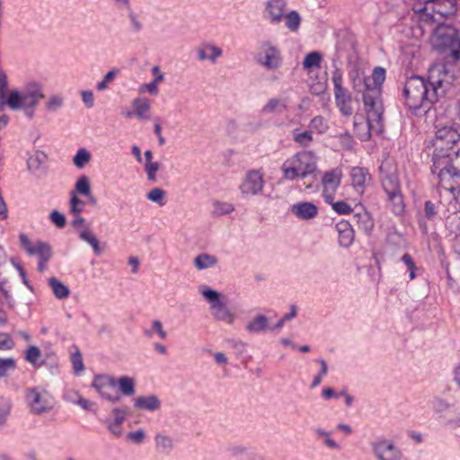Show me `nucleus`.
<instances>
[{"label":"nucleus","instance_id":"nucleus-1","mask_svg":"<svg viewBox=\"0 0 460 460\" xmlns=\"http://www.w3.org/2000/svg\"><path fill=\"white\" fill-rule=\"evenodd\" d=\"M454 75L443 62L432 65L428 72V79L419 75L408 78L403 88L405 104L411 110H429L432 104L446 94Z\"/></svg>","mask_w":460,"mask_h":460},{"label":"nucleus","instance_id":"nucleus-2","mask_svg":"<svg viewBox=\"0 0 460 460\" xmlns=\"http://www.w3.org/2000/svg\"><path fill=\"white\" fill-rule=\"evenodd\" d=\"M376 96L365 98L367 119L363 116L354 117V131L362 141H367L372 134H380L383 131V104L376 101Z\"/></svg>","mask_w":460,"mask_h":460},{"label":"nucleus","instance_id":"nucleus-3","mask_svg":"<svg viewBox=\"0 0 460 460\" xmlns=\"http://www.w3.org/2000/svg\"><path fill=\"white\" fill-rule=\"evenodd\" d=\"M431 42L438 50L447 51L446 57H450L454 61L460 58V38L453 27L439 24L434 31Z\"/></svg>","mask_w":460,"mask_h":460},{"label":"nucleus","instance_id":"nucleus-4","mask_svg":"<svg viewBox=\"0 0 460 460\" xmlns=\"http://www.w3.org/2000/svg\"><path fill=\"white\" fill-rule=\"evenodd\" d=\"M199 292L209 305L211 314L217 321L225 322L228 324L234 323L235 316L226 304V297L223 294L206 285L200 286Z\"/></svg>","mask_w":460,"mask_h":460},{"label":"nucleus","instance_id":"nucleus-5","mask_svg":"<svg viewBox=\"0 0 460 460\" xmlns=\"http://www.w3.org/2000/svg\"><path fill=\"white\" fill-rule=\"evenodd\" d=\"M432 146L435 150L454 152L453 148L460 141V129L456 124H437Z\"/></svg>","mask_w":460,"mask_h":460},{"label":"nucleus","instance_id":"nucleus-6","mask_svg":"<svg viewBox=\"0 0 460 460\" xmlns=\"http://www.w3.org/2000/svg\"><path fill=\"white\" fill-rule=\"evenodd\" d=\"M19 240L22 248L29 256H37L39 258L38 270L40 272L44 271L47 262L52 256L50 245L42 241L32 243L25 234H20Z\"/></svg>","mask_w":460,"mask_h":460},{"label":"nucleus","instance_id":"nucleus-7","mask_svg":"<svg viewBox=\"0 0 460 460\" xmlns=\"http://www.w3.org/2000/svg\"><path fill=\"white\" fill-rule=\"evenodd\" d=\"M25 401L34 414H42L49 411L54 406L52 395L41 387L29 388L26 391Z\"/></svg>","mask_w":460,"mask_h":460},{"label":"nucleus","instance_id":"nucleus-8","mask_svg":"<svg viewBox=\"0 0 460 460\" xmlns=\"http://www.w3.org/2000/svg\"><path fill=\"white\" fill-rule=\"evenodd\" d=\"M332 80L333 83V93L337 107L343 116H351L354 111L352 107V96L348 89L342 85V73L338 69L335 70L332 73Z\"/></svg>","mask_w":460,"mask_h":460},{"label":"nucleus","instance_id":"nucleus-9","mask_svg":"<svg viewBox=\"0 0 460 460\" xmlns=\"http://www.w3.org/2000/svg\"><path fill=\"white\" fill-rule=\"evenodd\" d=\"M431 172H460V148L455 152L434 149Z\"/></svg>","mask_w":460,"mask_h":460},{"label":"nucleus","instance_id":"nucleus-10","mask_svg":"<svg viewBox=\"0 0 460 460\" xmlns=\"http://www.w3.org/2000/svg\"><path fill=\"white\" fill-rule=\"evenodd\" d=\"M18 95L20 109H24L28 118H33L36 106L44 98L40 85L36 83L27 84L22 92L18 91Z\"/></svg>","mask_w":460,"mask_h":460},{"label":"nucleus","instance_id":"nucleus-11","mask_svg":"<svg viewBox=\"0 0 460 460\" xmlns=\"http://www.w3.org/2000/svg\"><path fill=\"white\" fill-rule=\"evenodd\" d=\"M316 157L312 152H301L288 159L283 164V172H314Z\"/></svg>","mask_w":460,"mask_h":460},{"label":"nucleus","instance_id":"nucleus-12","mask_svg":"<svg viewBox=\"0 0 460 460\" xmlns=\"http://www.w3.org/2000/svg\"><path fill=\"white\" fill-rule=\"evenodd\" d=\"M373 455L377 460H402L403 454L392 439L379 437L370 443Z\"/></svg>","mask_w":460,"mask_h":460},{"label":"nucleus","instance_id":"nucleus-13","mask_svg":"<svg viewBox=\"0 0 460 460\" xmlns=\"http://www.w3.org/2000/svg\"><path fill=\"white\" fill-rule=\"evenodd\" d=\"M91 386L96 390L100 397L111 402H119V395L113 394L116 378L109 375H95Z\"/></svg>","mask_w":460,"mask_h":460},{"label":"nucleus","instance_id":"nucleus-14","mask_svg":"<svg viewBox=\"0 0 460 460\" xmlns=\"http://www.w3.org/2000/svg\"><path fill=\"white\" fill-rule=\"evenodd\" d=\"M258 62L268 70L279 68L282 63L280 50L269 42L262 43Z\"/></svg>","mask_w":460,"mask_h":460},{"label":"nucleus","instance_id":"nucleus-15","mask_svg":"<svg viewBox=\"0 0 460 460\" xmlns=\"http://www.w3.org/2000/svg\"><path fill=\"white\" fill-rule=\"evenodd\" d=\"M352 88L357 93H363V102L365 103V98L368 96H376V102L382 103L381 101V91L377 87H372L370 77L357 75L352 79Z\"/></svg>","mask_w":460,"mask_h":460},{"label":"nucleus","instance_id":"nucleus-16","mask_svg":"<svg viewBox=\"0 0 460 460\" xmlns=\"http://www.w3.org/2000/svg\"><path fill=\"white\" fill-rule=\"evenodd\" d=\"M112 413L114 418H107L103 422L113 436L119 438L122 435V423L128 416V411L125 409L117 407L112 410Z\"/></svg>","mask_w":460,"mask_h":460},{"label":"nucleus","instance_id":"nucleus-17","mask_svg":"<svg viewBox=\"0 0 460 460\" xmlns=\"http://www.w3.org/2000/svg\"><path fill=\"white\" fill-rule=\"evenodd\" d=\"M291 213L302 220H310L318 214L317 207L312 202L301 201L295 203L290 208Z\"/></svg>","mask_w":460,"mask_h":460},{"label":"nucleus","instance_id":"nucleus-18","mask_svg":"<svg viewBox=\"0 0 460 460\" xmlns=\"http://www.w3.org/2000/svg\"><path fill=\"white\" fill-rule=\"evenodd\" d=\"M341 174H323L322 178L323 195L326 203H331L334 199V193L341 184Z\"/></svg>","mask_w":460,"mask_h":460},{"label":"nucleus","instance_id":"nucleus-19","mask_svg":"<svg viewBox=\"0 0 460 460\" xmlns=\"http://www.w3.org/2000/svg\"><path fill=\"white\" fill-rule=\"evenodd\" d=\"M338 232V242L341 247L349 248L354 242V230L349 221L341 220L335 226Z\"/></svg>","mask_w":460,"mask_h":460},{"label":"nucleus","instance_id":"nucleus-20","mask_svg":"<svg viewBox=\"0 0 460 460\" xmlns=\"http://www.w3.org/2000/svg\"><path fill=\"white\" fill-rule=\"evenodd\" d=\"M263 184L261 174H247L240 190L243 195H256L262 190Z\"/></svg>","mask_w":460,"mask_h":460},{"label":"nucleus","instance_id":"nucleus-21","mask_svg":"<svg viewBox=\"0 0 460 460\" xmlns=\"http://www.w3.org/2000/svg\"><path fill=\"white\" fill-rule=\"evenodd\" d=\"M162 402L157 395H141L134 400V407L138 410H143L150 412L158 411L161 408Z\"/></svg>","mask_w":460,"mask_h":460},{"label":"nucleus","instance_id":"nucleus-22","mask_svg":"<svg viewBox=\"0 0 460 460\" xmlns=\"http://www.w3.org/2000/svg\"><path fill=\"white\" fill-rule=\"evenodd\" d=\"M270 329L269 319L264 314H257L245 325V330L251 334L266 332Z\"/></svg>","mask_w":460,"mask_h":460},{"label":"nucleus","instance_id":"nucleus-23","mask_svg":"<svg viewBox=\"0 0 460 460\" xmlns=\"http://www.w3.org/2000/svg\"><path fill=\"white\" fill-rule=\"evenodd\" d=\"M287 3L285 0H270L267 4V13L271 22H279L283 18Z\"/></svg>","mask_w":460,"mask_h":460},{"label":"nucleus","instance_id":"nucleus-24","mask_svg":"<svg viewBox=\"0 0 460 460\" xmlns=\"http://www.w3.org/2000/svg\"><path fill=\"white\" fill-rule=\"evenodd\" d=\"M221 56L222 49L211 43H203L198 49V58L199 60L208 59L215 62Z\"/></svg>","mask_w":460,"mask_h":460},{"label":"nucleus","instance_id":"nucleus-25","mask_svg":"<svg viewBox=\"0 0 460 460\" xmlns=\"http://www.w3.org/2000/svg\"><path fill=\"white\" fill-rule=\"evenodd\" d=\"M132 106L134 113L138 119L146 120L150 119L151 103L149 100L138 97L133 100Z\"/></svg>","mask_w":460,"mask_h":460},{"label":"nucleus","instance_id":"nucleus-26","mask_svg":"<svg viewBox=\"0 0 460 460\" xmlns=\"http://www.w3.org/2000/svg\"><path fill=\"white\" fill-rule=\"evenodd\" d=\"M382 187L387 197L402 192L398 174H385L382 179Z\"/></svg>","mask_w":460,"mask_h":460},{"label":"nucleus","instance_id":"nucleus-27","mask_svg":"<svg viewBox=\"0 0 460 460\" xmlns=\"http://www.w3.org/2000/svg\"><path fill=\"white\" fill-rule=\"evenodd\" d=\"M431 9L434 13L446 17L456 11V0H433Z\"/></svg>","mask_w":460,"mask_h":460},{"label":"nucleus","instance_id":"nucleus-28","mask_svg":"<svg viewBox=\"0 0 460 460\" xmlns=\"http://www.w3.org/2000/svg\"><path fill=\"white\" fill-rule=\"evenodd\" d=\"M353 219L358 226V229L367 234H370L374 228V220L370 214L367 211L356 213Z\"/></svg>","mask_w":460,"mask_h":460},{"label":"nucleus","instance_id":"nucleus-29","mask_svg":"<svg viewBox=\"0 0 460 460\" xmlns=\"http://www.w3.org/2000/svg\"><path fill=\"white\" fill-rule=\"evenodd\" d=\"M288 110L287 99L271 98L262 107V112L266 114L270 113H282Z\"/></svg>","mask_w":460,"mask_h":460},{"label":"nucleus","instance_id":"nucleus-30","mask_svg":"<svg viewBox=\"0 0 460 460\" xmlns=\"http://www.w3.org/2000/svg\"><path fill=\"white\" fill-rule=\"evenodd\" d=\"M116 386H118L121 394L126 396H132L136 393L135 380L127 376L116 379Z\"/></svg>","mask_w":460,"mask_h":460},{"label":"nucleus","instance_id":"nucleus-31","mask_svg":"<svg viewBox=\"0 0 460 460\" xmlns=\"http://www.w3.org/2000/svg\"><path fill=\"white\" fill-rule=\"evenodd\" d=\"M316 174H285L286 179L290 181L300 180L303 181V185H305L304 190H307L309 193H313L317 190L318 184H313V178Z\"/></svg>","mask_w":460,"mask_h":460},{"label":"nucleus","instance_id":"nucleus-32","mask_svg":"<svg viewBox=\"0 0 460 460\" xmlns=\"http://www.w3.org/2000/svg\"><path fill=\"white\" fill-rule=\"evenodd\" d=\"M193 263L199 270H203L214 267L217 258L208 253H200L195 257Z\"/></svg>","mask_w":460,"mask_h":460},{"label":"nucleus","instance_id":"nucleus-33","mask_svg":"<svg viewBox=\"0 0 460 460\" xmlns=\"http://www.w3.org/2000/svg\"><path fill=\"white\" fill-rule=\"evenodd\" d=\"M18 91L13 90L6 97V93H0V111L4 110L5 105H8L11 110H20Z\"/></svg>","mask_w":460,"mask_h":460},{"label":"nucleus","instance_id":"nucleus-34","mask_svg":"<svg viewBox=\"0 0 460 460\" xmlns=\"http://www.w3.org/2000/svg\"><path fill=\"white\" fill-rule=\"evenodd\" d=\"M49 285L51 288L54 296L58 299H65V298L68 297V296L70 294L69 288H67V286L63 284L58 279H56V278L49 279Z\"/></svg>","mask_w":460,"mask_h":460},{"label":"nucleus","instance_id":"nucleus-35","mask_svg":"<svg viewBox=\"0 0 460 460\" xmlns=\"http://www.w3.org/2000/svg\"><path fill=\"white\" fill-rule=\"evenodd\" d=\"M13 408L12 400L8 397L0 396V428L6 425Z\"/></svg>","mask_w":460,"mask_h":460},{"label":"nucleus","instance_id":"nucleus-36","mask_svg":"<svg viewBox=\"0 0 460 460\" xmlns=\"http://www.w3.org/2000/svg\"><path fill=\"white\" fill-rule=\"evenodd\" d=\"M47 161V155L40 151L31 155L27 160L28 170L34 172L41 169V165Z\"/></svg>","mask_w":460,"mask_h":460},{"label":"nucleus","instance_id":"nucleus-37","mask_svg":"<svg viewBox=\"0 0 460 460\" xmlns=\"http://www.w3.org/2000/svg\"><path fill=\"white\" fill-rule=\"evenodd\" d=\"M387 198L390 202L391 211L395 216H402L404 213V209H405L402 192L398 193V194L391 195Z\"/></svg>","mask_w":460,"mask_h":460},{"label":"nucleus","instance_id":"nucleus-38","mask_svg":"<svg viewBox=\"0 0 460 460\" xmlns=\"http://www.w3.org/2000/svg\"><path fill=\"white\" fill-rule=\"evenodd\" d=\"M293 140L299 146L307 147L314 140L312 131L299 132L298 129H295L293 131Z\"/></svg>","mask_w":460,"mask_h":460},{"label":"nucleus","instance_id":"nucleus-39","mask_svg":"<svg viewBox=\"0 0 460 460\" xmlns=\"http://www.w3.org/2000/svg\"><path fill=\"white\" fill-rule=\"evenodd\" d=\"M322 61V55L317 51L308 53L303 61L305 69L320 68Z\"/></svg>","mask_w":460,"mask_h":460},{"label":"nucleus","instance_id":"nucleus-40","mask_svg":"<svg viewBox=\"0 0 460 460\" xmlns=\"http://www.w3.org/2000/svg\"><path fill=\"white\" fill-rule=\"evenodd\" d=\"M314 433L323 439L324 445L331 449H340L341 446L334 439L332 438L331 433L324 429L316 428L314 429Z\"/></svg>","mask_w":460,"mask_h":460},{"label":"nucleus","instance_id":"nucleus-41","mask_svg":"<svg viewBox=\"0 0 460 460\" xmlns=\"http://www.w3.org/2000/svg\"><path fill=\"white\" fill-rule=\"evenodd\" d=\"M315 362H317L320 365L321 368H320L319 372L317 373V375H315L312 380V383L310 385V388H312V389L320 385L323 377L327 375L328 370H329L328 365L323 358H316Z\"/></svg>","mask_w":460,"mask_h":460},{"label":"nucleus","instance_id":"nucleus-42","mask_svg":"<svg viewBox=\"0 0 460 460\" xmlns=\"http://www.w3.org/2000/svg\"><path fill=\"white\" fill-rule=\"evenodd\" d=\"M310 130L315 131L318 134L325 133L328 128V122L323 116H315L314 117L309 123Z\"/></svg>","mask_w":460,"mask_h":460},{"label":"nucleus","instance_id":"nucleus-43","mask_svg":"<svg viewBox=\"0 0 460 460\" xmlns=\"http://www.w3.org/2000/svg\"><path fill=\"white\" fill-rule=\"evenodd\" d=\"M91 153L85 148H80L73 158V163L78 169H83L91 160Z\"/></svg>","mask_w":460,"mask_h":460},{"label":"nucleus","instance_id":"nucleus-44","mask_svg":"<svg viewBox=\"0 0 460 460\" xmlns=\"http://www.w3.org/2000/svg\"><path fill=\"white\" fill-rule=\"evenodd\" d=\"M429 404L432 408V411L435 413L440 414L447 411H448L451 407V404L444 398L436 396L429 401Z\"/></svg>","mask_w":460,"mask_h":460},{"label":"nucleus","instance_id":"nucleus-45","mask_svg":"<svg viewBox=\"0 0 460 460\" xmlns=\"http://www.w3.org/2000/svg\"><path fill=\"white\" fill-rule=\"evenodd\" d=\"M155 442L157 448L163 451H171L174 447L172 438L161 433L155 435Z\"/></svg>","mask_w":460,"mask_h":460},{"label":"nucleus","instance_id":"nucleus-46","mask_svg":"<svg viewBox=\"0 0 460 460\" xmlns=\"http://www.w3.org/2000/svg\"><path fill=\"white\" fill-rule=\"evenodd\" d=\"M80 239L88 243L93 250V252L96 254V255H100L101 252H102V249L100 247V243H99V241L98 239L89 231H83L80 233V235H79Z\"/></svg>","mask_w":460,"mask_h":460},{"label":"nucleus","instance_id":"nucleus-47","mask_svg":"<svg viewBox=\"0 0 460 460\" xmlns=\"http://www.w3.org/2000/svg\"><path fill=\"white\" fill-rule=\"evenodd\" d=\"M446 228L451 235L457 237L460 235V217L453 215L446 221Z\"/></svg>","mask_w":460,"mask_h":460},{"label":"nucleus","instance_id":"nucleus-48","mask_svg":"<svg viewBox=\"0 0 460 460\" xmlns=\"http://www.w3.org/2000/svg\"><path fill=\"white\" fill-rule=\"evenodd\" d=\"M286 26L291 31H296L301 23V17L296 11H291L285 16Z\"/></svg>","mask_w":460,"mask_h":460},{"label":"nucleus","instance_id":"nucleus-49","mask_svg":"<svg viewBox=\"0 0 460 460\" xmlns=\"http://www.w3.org/2000/svg\"><path fill=\"white\" fill-rule=\"evenodd\" d=\"M147 199L158 204L159 206H164L166 203L165 191L160 188L152 189L146 194Z\"/></svg>","mask_w":460,"mask_h":460},{"label":"nucleus","instance_id":"nucleus-50","mask_svg":"<svg viewBox=\"0 0 460 460\" xmlns=\"http://www.w3.org/2000/svg\"><path fill=\"white\" fill-rule=\"evenodd\" d=\"M371 79L372 87H377L381 91V85L385 79V70L381 66L374 68L372 75L369 76Z\"/></svg>","mask_w":460,"mask_h":460},{"label":"nucleus","instance_id":"nucleus-51","mask_svg":"<svg viewBox=\"0 0 460 460\" xmlns=\"http://www.w3.org/2000/svg\"><path fill=\"white\" fill-rule=\"evenodd\" d=\"M213 207V214L216 216L227 215L234 210V205L228 202L215 201Z\"/></svg>","mask_w":460,"mask_h":460},{"label":"nucleus","instance_id":"nucleus-52","mask_svg":"<svg viewBox=\"0 0 460 460\" xmlns=\"http://www.w3.org/2000/svg\"><path fill=\"white\" fill-rule=\"evenodd\" d=\"M16 368V361L13 358H0V378L7 376L9 371Z\"/></svg>","mask_w":460,"mask_h":460},{"label":"nucleus","instance_id":"nucleus-53","mask_svg":"<svg viewBox=\"0 0 460 460\" xmlns=\"http://www.w3.org/2000/svg\"><path fill=\"white\" fill-rule=\"evenodd\" d=\"M351 185L358 194H362L367 184V174H350Z\"/></svg>","mask_w":460,"mask_h":460},{"label":"nucleus","instance_id":"nucleus-54","mask_svg":"<svg viewBox=\"0 0 460 460\" xmlns=\"http://www.w3.org/2000/svg\"><path fill=\"white\" fill-rule=\"evenodd\" d=\"M85 208V202L81 200L75 193L70 198V213L81 214Z\"/></svg>","mask_w":460,"mask_h":460},{"label":"nucleus","instance_id":"nucleus-55","mask_svg":"<svg viewBox=\"0 0 460 460\" xmlns=\"http://www.w3.org/2000/svg\"><path fill=\"white\" fill-rule=\"evenodd\" d=\"M64 104V98L60 95H51L45 106L49 111H56Z\"/></svg>","mask_w":460,"mask_h":460},{"label":"nucleus","instance_id":"nucleus-56","mask_svg":"<svg viewBox=\"0 0 460 460\" xmlns=\"http://www.w3.org/2000/svg\"><path fill=\"white\" fill-rule=\"evenodd\" d=\"M402 261L406 265L409 271V278L411 280L416 278L417 267L412 257L409 253H405L402 257Z\"/></svg>","mask_w":460,"mask_h":460},{"label":"nucleus","instance_id":"nucleus-57","mask_svg":"<svg viewBox=\"0 0 460 460\" xmlns=\"http://www.w3.org/2000/svg\"><path fill=\"white\" fill-rule=\"evenodd\" d=\"M40 354V349L37 346L31 345L25 351V359L31 365L36 366Z\"/></svg>","mask_w":460,"mask_h":460},{"label":"nucleus","instance_id":"nucleus-58","mask_svg":"<svg viewBox=\"0 0 460 460\" xmlns=\"http://www.w3.org/2000/svg\"><path fill=\"white\" fill-rule=\"evenodd\" d=\"M332 209L339 215H348L352 212L351 207L346 201H336L333 200L330 203Z\"/></svg>","mask_w":460,"mask_h":460},{"label":"nucleus","instance_id":"nucleus-59","mask_svg":"<svg viewBox=\"0 0 460 460\" xmlns=\"http://www.w3.org/2000/svg\"><path fill=\"white\" fill-rule=\"evenodd\" d=\"M437 216L438 209L436 205L430 200H426L424 203V217L429 221H432Z\"/></svg>","mask_w":460,"mask_h":460},{"label":"nucleus","instance_id":"nucleus-60","mask_svg":"<svg viewBox=\"0 0 460 460\" xmlns=\"http://www.w3.org/2000/svg\"><path fill=\"white\" fill-rule=\"evenodd\" d=\"M76 191L84 196H90V183L85 176H82L75 184Z\"/></svg>","mask_w":460,"mask_h":460},{"label":"nucleus","instance_id":"nucleus-61","mask_svg":"<svg viewBox=\"0 0 460 460\" xmlns=\"http://www.w3.org/2000/svg\"><path fill=\"white\" fill-rule=\"evenodd\" d=\"M49 217L52 223L55 224L58 228H63L66 226V217L59 211L53 210L50 213Z\"/></svg>","mask_w":460,"mask_h":460},{"label":"nucleus","instance_id":"nucleus-62","mask_svg":"<svg viewBox=\"0 0 460 460\" xmlns=\"http://www.w3.org/2000/svg\"><path fill=\"white\" fill-rule=\"evenodd\" d=\"M116 74H117L116 70L109 71L105 75L103 79L97 84V85H96L97 90H99V91L105 90L107 88L108 84L114 80Z\"/></svg>","mask_w":460,"mask_h":460},{"label":"nucleus","instance_id":"nucleus-63","mask_svg":"<svg viewBox=\"0 0 460 460\" xmlns=\"http://www.w3.org/2000/svg\"><path fill=\"white\" fill-rule=\"evenodd\" d=\"M439 179H440V184L439 186L447 190H448L450 193L453 194L454 198L456 199V200H459L460 199V185L458 186H453V185H450V186H445L442 182L445 181V178L444 176L446 174H438Z\"/></svg>","mask_w":460,"mask_h":460},{"label":"nucleus","instance_id":"nucleus-64","mask_svg":"<svg viewBox=\"0 0 460 460\" xmlns=\"http://www.w3.org/2000/svg\"><path fill=\"white\" fill-rule=\"evenodd\" d=\"M14 347V342L8 333H0V349L9 350Z\"/></svg>","mask_w":460,"mask_h":460}]
</instances>
